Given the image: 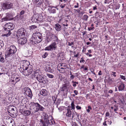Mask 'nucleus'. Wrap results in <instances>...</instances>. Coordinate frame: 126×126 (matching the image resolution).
<instances>
[{
    "mask_svg": "<svg viewBox=\"0 0 126 126\" xmlns=\"http://www.w3.org/2000/svg\"><path fill=\"white\" fill-rule=\"evenodd\" d=\"M42 17L40 16H39L38 15V17L37 20V22H38L39 21L40 22L42 20Z\"/></svg>",
    "mask_w": 126,
    "mask_h": 126,
    "instance_id": "29",
    "label": "nucleus"
},
{
    "mask_svg": "<svg viewBox=\"0 0 126 126\" xmlns=\"http://www.w3.org/2000/svg\"><path fill=\"white\" fill-rule=\"evenodd\" d=\"M11 19V18L9 17V16H7L6 17L3 18L2 19V22L5 21L9 20H10Z\"/></svg>",
    "mask_w": 126,
    "mask_h": 126,
    "instance_id": "21",
    "label": "nucleus"
},
{
    "mask_svg": "<svg viewBox=\"0 0 126 126\" xmlns=\"http://www.w3.org/2000/svg\"><path fill=\"white\" fill-rule=\"evenodd\" d=\"M106 121H105L103 123V125L104 126H106L107 125L106 123Z\"/></svg>",
    "mask_w": 126,
    "mask_h": 126,
    "instance_id": "58",
    "label": "nucleus"
},
{
    "mask_svg": "<svg viewBox=\"0 0 126 126\" xmlns=\"http://www.w3.org/2000/svg\"><path fill=\"white\" fill-rule=\"evenodd\" d=\"M86 55H88L89 57H91L92 56V55L91 54H89V53H87L86 54Z\"/></svg>",
    "mask_w": 126,
    "mask_h": 126,
    "instance_id": "53",
    "label": "nucleus"
},
{
    "mask_svg": "<svg viewBox=\"0 0 126 126\" xmlns=\"http://www.w3.org/2000/svg\"><path fill=\"white\" fill-rule=\"evenodd\" d=\"M43 2V0H34L33 3L37 6L40 5Z\"/></svg>",
    "mask_w": 126,
    "mask_h": 126,
    "instance_id": "13",
    "label": "nucleus"
},
{
    "mask_svg": "<svg viewBox=\"0 0 126 126\" xmlns=\"http://www.w3.org/2000/svg\"><path fill=\"white\" fill-rule=\"evenodd\" d=\"M48 54L46 52L45 54L42 56V57L44 58H45L47 55Z\"/></svg>",
    "mask_w": 126,
    "mask_h": 126,
    "instance_id": "38",
    "label": "nucleus"
},
{
    "mask_svg": "<svg viewBox=\"0 0 126 126\" xmlns=\"http://www.w3.org/2000/svg\"><path fill=\"white\" fill-rule=\"evenodd\" d=\"M71 111L70 109L67 110V112L66 113V116L70 117L71 116Z\"/></svg>",
    "mask_w": 126,
    "mask_h": 126,
    "instance_id": "25",
    "label": "nucleus"
},
{
    "mask_svg": "<svg viewBox=\"0 0 126 126\" xmlns=\"http://www.w3.org/2000/svg\"><path fill=\"white\" fill-rule=\"evenodd\" d=\"M33 34H34V36L36 37H39L40 39L42 38V34L38 32H36L35 33H33Z\"/></svg>",
    "mask_w": 126,
    "mask_h": 126,
    "instance_id": "18",
    "label": "nucleus"
},
{
    "mask_svg": "<svg viewBox=\"0 0 126 126\" xmlns=\"http://www.w3.org/2000/svg\"><path fill=\"white\" fill-rule=\"evenodd\" d=\"M56 12V10L55 9H53L51 11V13H55Z\"/></svg>",
    "mask_w": 126,
    "mask_h": 126,
    "instance_id": "42",
    "label": "nucleus"
},
{
    "mask_svg": "<svg viewBox=\"0 0 126 126\" xmlns=\"http://www.w3.org/2000/svg\"><path fill=\"white\" fill-rule=\"evenodd\" d=\"M74 44L73 42H72L71 43H70L69 42H68V45L69 46H71Z\"/></svg>",
    "mask_w": 126,
    "mask_h": 126,
    "instance_id": "46",
    "label": "nucleus"
},
{
    "mask_svg": "<svg viewBox=\"0 0 126 126\" xmlns=\"http://www.w3.org/2000/svg\"><path fill=\"white\" fill-rule=\"evenodd\" d=\"M73 86L74 87H75L76 86V84L75 83H74L73 85Z\"/></svg>",
    "mask_w": 126,
    "mask_h": 126,
    "instance_id": "63",
    "label": "nucleus"
},
{
    "mask_svg": "<svg viewBox=\"0 0 126 126\" xmlns=\"http://www.w3.org/2000/svg\"><path fill=\"white\" fill-rule=\"evenodd\" d=\"M56 48V44L55 43H52L49 46L46 47L45 50L48 51L52 50H54Z\"/></svg>",
    "mask_w": 126,
    "mask_h": 126,
    "instance_id": "7",
    "label": "nucleus"
},
{
    "mask_svg": "<svg viewBox=\"0 0 126 126\" xmlns=\"http://www.w3.org/2000/svg\"><path fill=\"white\" fill-rule=\"evenodd\" d=\"M111 1L112 0H105L104 3L105 4L109 3L111 2Z\"/></svg>",
    "mask_w": 126,
    "mask_h": 126,
    "instance_id": "33",
    "label": "nucleus"
},
{
    "mask_svg": "<svg viewBox=\"0 0 126 126\" xmlns=\"http://www.w3.org/2000/svg\"><path fill=\"white\" fill-rule=\"evenodd\" d=\"M37 28V27L35 25H32L29 27V29L31 31H33L34 29Z\"/></svg>",
    "mask_w": 126,
    "mask_h": 126,
    "instance_id": "26",
    "label": "nucleus"
},
{
    "mask_svg": "<svg viewBox=\"0 0 126 126\" xmlns=\"http://www.w3.org/2000/svg\"><path fill=\"white\" fill-rule=\"evenodd\" d=\"M9 50L11 51L12 54L15 53L16 51V48L14 46H11Z\"/></svg>",
    "mask_w": 126,
    "mask_h": 126,
    "instance_id": "12",
    "label": "nucleus"
},
{
    "mask_svg": "<svg viewBox=\"0 0 126 126\" xmlns=\"http://www.w3.org/2000/svg\"><path fill=\"white\" fill-rule=\"evenodd\" d=\"M38 17V15H34L32 18V21L33 22H37V19Z\"/></svg>",
    "mask_w": 126,
    "mask_h": 126,
    "instance_id": "14",
    "label": "nucleus"
},
{
    "mask_svg": "<svg viewBox=\"0 0 126 126\" xmlns=\"http://www.w3.org/2000/svg\"><path fill=\"white\" fill-rule=\"evenodd\" d=\"M75 77V76L73 75H72L70 77V78L71 79H73Z\"/></svg>",
    "mask_w": 126,
    "mask_h": 126,
    "instance_id": "49",
    "label": "nucleus"
},
{
    "mask_svg": "<svg viewBox=\"0 0 126 126\" xmlns=\"http://www.w3.org/2000/svg\"><path fill=\"white\" fill-rule=\"evenodd\" d=\"M32 105L31 106L30 109L32 111L33 114L35 113L38 111H43L45 108L37 103L33 102L32 104Z\"/></svg>",
    "mask_w": 126,
    "mask_h": 126,
    "instance_id": "1",
    "label": "nucleus"
},
{
    "mask_svg": "<svg viewBox=\"0 0 126 126\" xmlns=\"http://www.w3.org/2000/svg\"><path fill=\"white\" fill-rule=\"evenodd\" d=\"M109 93L112 94L113 93V91L112 90H110L109 91Z\"/></svg>",
    "mask_w": 126,
    "mask_h": 126,
    "instance_id": "55",
    "label": "nucleus"
},
{
    "mask_svg": "<svg viewBox=\"0 0 126 126\" xmlns=\"http://www.w3.org/2000/svg\"><path fill=\"white\" fill-rule=\"evenodd\" d=\"M30 112L29 110H26L23 112V114L25 116H28L30 114Z\"/></svg>",
    "mask_w": 126,
    "mask_h": 126,
    "instance_id": "23",
    "label": "nucleus"
},
{
    "mask_svg": "<svg viewBox=\"0 0 126 126\" xmlns=\"http://www.w3.org/2000/svg\"><path fill=\"white\" fill-rule=\"evenodd\" d=\"M13 4L9 1L3 2L2 6V8L3 9H8L12 8Z\"/></svg>",
    "mask_w": 126,
    "mask_h": 126,
    "instance_id": "5",
    "label": "nucleus"
},
{
    "mask_svg": "<svg viewBox=\"0 0 126 126\" xmlns=\"http://www.w3.org/2000/svg\"><path fill=\"white\" fill-rule=\"evenodd\" d=\"M79 7V6L78 5H75L74 6V7L75 8H78Z\"/></svg>",
    "mask_w": 126,
    "mask_h": 126,
    "instance_id": "64",
    "label": "nucleus"
},
{
    "mask_svg": "<svg viewBox=\"0 0 126 126\" xmlns=\"http://www.w3.org/2000/svg\"><path fill=\"white\" fill-rule=\"evenodd\" d=\"M26 31L24 28H21L19 29L17 32L16 36L18 38L19 37H23L25 35Z\"/></svg>",
    "mask_w": 126,
    "mask_h": 126,
    "instance_id": "3",
    "label": "nucleus"
},
{
    "mask_svg": "<svg viewBox=\"0 0 126 126\" xmlns=\"http://www.w3.org/2000/svg\"><path fill=\"white\" fill-rule=\"evenodd\" d=\"M15 81L16 82V83L19 81L20 80V79L18 77H16L15 79Z\"/></svg>",
    "mask_w": 126,
    "mask_h": 126,
    "instance_id": "36",
    "label": "nucleus"
},
{
    "mask_svg": "<svg viewBox=\"0 0 126 126\" xmlns=\"http://www.w3.org/2000/svg\"><path fill=\"white\" fill-rule=\"evenodd\" d=\"M110 115V113L109 112H107L106 114V117H108Z\"/></svg>",
    "mask_w": 126,
    "mask_h": 126,
    "instance_id": "48",
    "label": "nucleus"
},
{
    "mask_svg": "<svg viewBox=\"0 0 126 126\" xmlns=\"http://www.w3.org/2000/svg\"><path fill=\"white\" fill-rule=\"evenodd\" d=\"M34 34H32V41L35 43H39L41 41L42 39H40L39 37H36L34 36Z\"/></svg>",
    "mask_w": 126,
    "mask_h": 126,
    "instance_id": "9",
    "label": "nucleus"
},
{
    "mask_svg": "<svg viewBox=\"0 0 126 126\" xmlns=\"http://www.w3.org/2000/svg\"><path fill=\"white\" fill-rule=\"evenodd\" d=\"M91 43L90 42H87L86 43V44L87 45H89V44H91Z\"/></svg>",
    "mask_w": 126,
    "mask_h": 126,
    "instance_id": "62",
    "label": "nucleus"
},
{
    "mask_svg": "<svg viewBox=\"0 0 126 126\" xmlns=\"http://www.w3.org/2000/svg\"><path fill=\"white\" fill-rule=\"evenodd\" d=\"M40 94L43 96H46L47 94V91L45 89L42 90L40 92Z\"/></svg>",
    "mask_w": 126,
    "mask_h": 126,
    "instance_id": "22",
    "label": "nucleus"
},
{
    "mask_svg": "<svg viewBox=\"0 0 126 126\" xmlns=\"http://www.w3.org/2000/svg\"><path fill=\"white\" fill-rule=\"evenodd\" d=\"M27 42L26 38L23 37H20L18 39V43L23 45L25 44Z\"/></svg>",
    "mask_w": 126,
    "mask_h": 126,
    "instance_id": "11",
    "label": "nucleus"
},
{
    "mask_svg": "<svg viewBox=\"0 0 126 126\" xmlns=\"http://www.w3.org/2000/svg\"><path fill=\"white\" fill-rule=\"evenodd\" d=\"M27 70H28L27 71H26V70L24 71H25L24 72H25L26 74V75H29L32 73V69L29 68V67L27 68Z\"/></svg>",
    "mask_w": 126,
    "mask_h": 126,
    "instance_id": "16",
    "label": "nucleus"
},
{
    "mask_svg": "<svg viewBox=\"0 0 126 126\" xmlns=\"http://www.w3.org/2000/svg\"><path fill=\"white\" fill-rule=\"evenodd\" d=\"M8 31V33H6L4 34L5 36H9L11 34V32L9 31Z\"/></svg>",
    "mask_w": 126,
    "mask_h": 126,
    "instance_id": "34",
    "label": "nucleus"
},
{
    "mask_svg": "<svg viewBox=\"0 0 126 126\" xmlns=\"http://www.w3.org/2000/svg\"><path fill=\"white\" fill-rule=\"evenodd\" d=\"M67 88L66 87L64 86L62 88L61 91H64Z\"/></svg>",
    "mask_w": 126,
    "mask_h": 126,
    "instance_id": "41",
    "label": "nucleus"
},
{
    "mask_svg": "<svg viewBox=\"0 0 126 126\" xmlns=\"http://www.w3.org/2000/svg\"><path fill=\"white\" fill-rule=\"evenodd\" d=\"M88 109H89L90 110L92 109V108L90 106H88Z\"/></svg>",
    "mask_w": 126,
    "mask_h": 126,
    "instance_id": "57",
    "label": "nucleus"
},
{
    "mask_svg": "<svg viewBox=\"0 0 126 126\" xmlns=\"http://www.w3.org/2000/svg\"><path fill=\"white\" fill-rule=\"evenodd\" d=\"M88 79L89 80H90L91 81H92L93 80L89 78H88Z\"/></svg>",
    "mask_w": 126,
    "mask_h": 126,
    "instance_id": "61",
    "label": "nucleus"
},
{
    "mask_svg": "<svg viewBox=\"0 0 126 126\" xmlns=\"http://www.w3.org/2000/svg\"><path fill=\"white\" fill-rule=\"evenodd\" d=\"M63 63H62V64H58V65L59 66H60V65L61 66V67L60 68V69H59L58 68V69L59 71V72H62V71H63V70L64 69H65V68L64 67H63Z\"/></svg>",
    "mask_w": 126,
    "mask_h": 126,
    "instance_id": "20",
    "label": "nucleus"
},
{
    "mask_svg": "<svg viewBox=\"0 0 126 126\" xmlns=\"http://www.w3.org/2000/svg\"><path fill=\"white\" fill-rule=\"evenodd\" d=\"M12 53H11L9 50H7L5 53V56L6 57H8Z\"/></svg>",
    "mask_w": 126,
    "mask_h": 126,
    "instance_id": "24",
    "label": "nucleus"
},
{
    "mask_svg": "<svg viewBox=\"0 0 126 126\" xmlns=\"http://www.w3.org/2000/svg\"><path fill=\"white\" fill-rule=\"evenodd\" d=\"M88 52L89 53H91L92 52V51L91 50H88Z\"/></svg>",
    "mask_w": 126,
    "mask_h": 126,
    "instance_id": "59",
    "label": "nucleus"
},
{
    "mask_svg": "<svg viewBox=\"0 0 126 126\" xmlns=\"http://www.w3.org/2000/svg\"><path fill=\"white\" fill-rule=\"evenodd\" d=\"M5 30L6 31H9L12 30L14 28V26L12 23H8L4 25Z\"/></svg>",
    "mask_w": 126,
    "mask_h": 126,
    "instance_id": "6",
    "label": "nucleus"
},
{
    "mask_svg": "<svg viewBox=\"0 0 126 126\" xmlns=\"http://www.w3.org/2000/svg\"><path fill=\"white\" fill-rule=\"evenodd\" d=\"M71 107L72 109H74L75 107L74 104V102H72L71 104Z\"/></svg>",
    "mask_w": 126,
    "mask_h": 126,
    "instance_id": "35",
    "label": "nucleus"
},
{
    "mask_svg": "<svg viewBox=\"0 0 126 126\" xmlns=\"http://www.w3.org/2000/svg\"><path fill=\"white\" fill-rule=\"evenodd\" d=\"M14 122H13V121H11L10 123L9 124V126H14Z\"/></svg>",
    "mask_w": 126,
    "mask_h": 126,
    "instance_id": "31",
    "label": "nucleus"
},
{
    "mask_svg": "<svg viewBox=\"0 0 126 126\" xmlns=\"http://www.w3.org/2000/svg\"><path fill=\"white\" fill-rule=\"evenodd\" d=\"M40 122H41L42 124V126H47L48 125L47 123H45V122H43L42 120H40Z\"/></svg>",
    "mask_w": 126,
    "mask_h": 126,
    "instance_id": "28",
    "label": "nucleus"
},
{
    "mask_svg": "<svg viewBox=\"0 0 126 126\" xmlns=\"http://www.w3.org/2000/svg\"><path fill=\"white\" fill-rule=\"evenodd\" d=\"M0 62L3 63L4 62V60L3 58L2 57H1L0 59Z\"/></svg>",
    "mask_w": 126,
    "mask_h": 126,
    "instance_id": "40",
    "label": "nucleus"
},
{
    "mask_svg": "<svg viewBox=\"0 0 126 126\" xmlns=\"http://www.w3.org/2000/svg\"><path fill=\"white\" fill-rule=\"evenodd\" d=\"M109 81L110 82H113L114 81L115 82V80H114L113 78L109 79Z\"/></svg>",
    "mask_w": 126,
    "mask_h": 126,
    "instance_id": "39",
    "label": "nucleus"
},
{
    "mask_svg": "<svg viewBox=\"0 0 126 126\" xmlns=\"http://www.w3.org/2000/svg\"><path fill=\"white\" fill-rule=\"evenodd\" d=\"M23 71H25L27 70V68H29L28 67V65L30 64V63L27 61L24 60V61L23 62Z\"/></svg>",
    "mask_w": 126,
    "mask_h": 126,
    "instance_id": "10",
    "label": "nucleus"
},
{
    "mask_svg": "<svg viewBox=\"0 0 126 126\" xmlns=\"http://www.w3.org/2000/svg\"><path fill=\"white\" fill-rule=\"evenodd\" d=\"M46 75L48 77L50 78H52L54 77V76L53 75L49 74H47Z\"/></svg>",
    "mask_w": 126,
    "mask_h": 126,
    "instance_id": "30",
    "label": "nucleus"
},
{
    "mask_svg": "<svg viewBox=\"0 0 126 126\" xmlns=\"http://www.w3.org/2000/svg\"><path fill=\"white\" fill-rule=\"evenodd\" d=\"M121 78L122 79H123L124 80H125L126 79L125 77L124 76L122 75L121 76Z\"/></svg>",
    "mask_w": 126,
    "mask_h": 126,
    "instance_id": "45",
    "label": "nucleus"
},
{
    "mask_svg": "<svg viewBox=\"0 0 126 126\" xmlns=\"http://www.w3.org/2000/svg\"><path fill=\"white\" fill-rule=\"evenodd\" d=\"M34 75L33 74L32 75V78L35 77L36 79L40 83L44 84L46 83L47 82L46 79L44 77V76H43V75H41L39 74L38 73H36L35 72L34 73Z\"/></svg>",
    "mask_w": 126,
    "mask_h": 126,
    "instance_id": "2",
    "label": "nucleus"
},
{
    "mask_svg": "<svg viewBox=\"0 0 126 126\" xmlns=\"http://www.w3.org/2000/svg\"><path fill=\"white\" fill-rule=\"evenodd\" d=\"M112 73L113 74H112V75L114 76V77H116V75H115V74H116V72H112Z\"/></svg>",
    "mask_w": 126,
    "mask_h": 126,
    "instance_id": "51",
    "label": "nucleus"
},
{
    "mask_svg": "<svg viewBox=\"0 0 126 126\" xmlns=\"http://www.w3.org/2000/svg\"><path fill=\"white\" fill-rule=\"evenodd\" d=\"M61 27L59 24H56L55 25V29L57 31H59L61 30Z\"/></svg>",
    "mask_w": 126,
    "mask_h": 126,
    "instance_id": "19",
    "label": "nucleus"
},
{
    "mask_svg": "<svg viewBox=\"0 0 126 126\" xmlns=\"http://www.w3.org/2000/svg\"><path fill=\"white\" fill-rule=\"evenodd\" d=\"M119 91H122L125 88V85L122 83H120L118 87Z\"/></svg>",
    "mask_w": 126,
    "mask_h": 126,
    "instance_id": "15",
    "label": "nucleus"
},
{
    "mask_svg": "<svg viewBox=\"0 0 126 126\" xmlns=\"http://www.w3.org/2000/svg\"><path fill=\"white\" fill-rule=\"evenodd\" d=\"M97 9V8H96V6H95V7L94 6L93 7V9L94 10H95Z\"/></svg>",
    "mask_w": 126,
    "mask_h": 126,
    "instance_id": "56",
    "label": "nucleus"
},
{
    "mask_svg": "<svg viewBox=\"0 0 126 126\" xmlns=\"http://www.w3.org/2000/svg\"><path fill=\"white\" fill-rule=\"evenodd\" d=\"M88 17V16L87 15H85L83 16V19L86 21H87Z\"/></svg>",
    "mask_w": 126,
    "mask_h": 126,
    "instance_id": "32",
    "label": "nucleus"
},
{
    "mask_svg": "<svg viewBox=\"0 0 126 126\" xmlns=\"http://www.w3.org/2000/svg\"><path fill=\"white\" fill-rule=\"evenodd\" d=\"M76 108L78 110H80L81 109V107L80 106H79L78 105L76 107Z\"/></svg>",
    "mask_w": 126,
    "mask_h": 126,
    "instance_id": "43",
    "label": "nucleus"
},
{
    "mask_svg": "<svg viewBox=\"0 0 126 126\" xmlns=\"http://www.w3.org/2000/svg\"><path fill=\"white\" fill-rule=\"evenodd\" d=\"M102 74V71H100L98 73V75H101Z\"/></svg>",
    "mask_w": 126,
    "mask_h": 126,
    "instance_id": "50",
    "label": "nucleus"
},
{
    "mask_svg": "<svg viewBox=\"0 0 126 126\" xmlns=\"http://www.w3.org/2000/svg\"><path fill=\"white\" fill-rule=\"evenodd\" d=\"M81 60L80 61V63L82 62V63H84L85 62V61L84 60V58L83 57L81 58Z\"/></svg>",
    "mask_w": 126,
    "mask_h": 126,
    "instance_id": "44",
    "label": "nucleus"
},
{
    "mask_svg": "<svg viewBox=\"0 0 126 126\" xmlns=\"http://www.w3.org/2000/svg\"><path fill=\"white\" fill-rule=\"evenodd\" d=\"M23 90L25 91V93L29 97H31L32 96L31 90L29 87H25L24 88Z\"/></svg>",
    "mask_w": 126,
    "mask_h": 126,
    "instance_id": "8",
    "label": "nucleus"
},
{
    "mask_svg": "<svg viewBox=\"0 0 126 126\" xmlns=\"http://www.w3.org/2000/svg\"><path fill=\"white\" fill-rule=\"evenodd\" d=\"M9 110H10L13 113H15L16 111H15V110H16V108L15 107H13V108H9Z\"/></svg>",
    "mask_w": 126,
    "mask_h": 126,
    "instance_id": "27",
    "label": "nucleus"
},
{
    "mask_svg": "<svg viewBox=\"0 0 126 126\" xmlns=\"http://www.w3.org/2000/svg\"><path fill=\"white\" fill-rule=\"evenodd\" d=\"M65 84L64 86L66 87V88H68L71 86V85H70L69 82L67 80H65L64 81Z\"/></svg>",
    "mask_w": 126,
    "mask_h": 126,
    "instance_id": "17",
    "label": "nucleus"
},
{
    "mask_svg": "<svg viewBox=\"0 0 126 126\" xmlns=\"http://www.w3.org/2000/svg\"><path fill=\"white\" fill-rule=\"evenodd\" d=\"M74 93L76 95H77L78 93V91L76 90H74Z\"/></svg>",
    "mask_w": 126,
    "mask_h": 126,
    "instance_id": "52",
    "label": "nucleus"
},
{
    "mask_svg": "<svg viewBox=\"0 0 126 126\" xmlns=\"http://www.w3.org/2000/svg\"><path fill=\"white\" fill-rule=\"evenodd\" d=\"M60 6L61 7V8H63L64 7V6L62 5H60Z\"/></svg>",
    "mask_w": 126,
    "mask_h": 126,
    "instance_id": "60",
    "label": "nucleus"
},
{
    "mask_svg": "<svg viewBox=\"0 0 126 126\" xmlns=\"http://www.w3.org/2000/svg\"><path fill=\"white\" fill-rule=\"evenodd\" d=\"M48 7L49 8H48V10L49 11L51 10L52 8H55V7L54 6L51 5H49L48 6Z\"/></svg>",
    "mask_w": 126,
    "mask_h": 126,
    "instance_id": "37",
    "label": "nucleus"
},
{
    "mask_svg": "<svg viewBox=\"0 0 126 126\" xmlns=\"http://www.w3.org/2000/svg\"><path fill=\"white\" fill-rule=\"evenodd\" d=\"M94 28V27L88 28V30L89 31H90V30H92L93 29V28Z\"/></svg>",
    "mask_w": 126,
    "mask_h": 126,
    "instance_id": "54",
    "label": "nucleus"
},
{
    "mask_svg": "<svg viewBox=\"0 0 126 126\" xmlns=\"http://www.w3.org/2000/svg\"><path fill=\"white\" fill-rule=\"evenodd\" d=\"M24 13V11L22 10L20 12V15H22Z\"/></svg>",
    "mask_w": 126,
    "mask_h": 126,
    "instance_id": "47",
    "label": "nucleus"
},
{
    "mask_svg": "<svg viewBox=\"0 0 126 126\" xmlns=\"http://www.w3.org/2000/svg\"><path fill=\"white\" fill-rule=\"evenodd\" d=\"M52 117L49 116L48 117L46 116H44L43 118L40 120H42L45 123H49L50 125H52L54 123V121L52 119Z\"/></svg>",
    "mask_w": 126,
    "mask_h": 126,
    "instance_id": "4",
    "label": "nucleus"
}]
</instances>
